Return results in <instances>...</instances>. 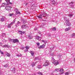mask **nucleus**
<instances>
[{
	"mask_svg": "<svg viewBox=\"0 0 75 75\" xmlns=\"http://www.w3.org/2000/svg\"><path fill=\"white\" fill-rule=\"evenodd\" d=\"M65 22L64 23V25L66 26H69L71 25V23H69V21L67 18H64Z\"/></svg>",
	"mask_w": 75,
	"mask_h": 75,
	"instance_id": "f257e3e1",
	"label": "nucleus"
},
{
	"mask_svg": "<svg viewBox=\"0 0 75 75\" xmlns=\"http://www.w3.org/2000/svg\"><path fill=\"white\" fill-rule=\"evenodd\" d=\"M38 18H42V17H47V14L45 13H43L42 14L40 15L39 16H37Z\"/></svg>",
	"mask_w": 75,
	"mask_h": 75,
	"instance_id": "f03ea898",
	"label": "nucleus"
},
{
	"mask_svg": "<svg viewBox=\"0 0 75 75\" xmlns=\"http://www.w3.org/2000/svg\"><path fill=\"white\" fill-rule=\"evenodd\" d=\"M51 61L52 63L54 64V65L55 66L59 64V62H57V61H55V59H54V58L53 57H52V59L51 60Z\"/></svg>",
	"mask_w": 75,
	"mask_h": 75,
	"instance_id": "7ed1b4c3",
	"label": "nucleus"
},
{
	"mask_svg": "<svg viewBox=\"0 0 75 75\" xmlns=\"http://www.w3.org/2000/svg\"><path fill=\"white\" fill-rule=\"evenodd\" d=\"M10 41H11V42H13V43H14L19 42V40L17 39H10Z\"/></svg>",
	"mask_w": 75,
	"mask_h": 75,
	"instance_id": "20e7f679",
	"label": "nucleus"
},
{
	"mask_svg": "<svg viewBox=\"0 0 75 75\" xmlns=\"http://www.w3.org/2000/svg\"><path fill=\"white\" fill-rule=\"evenodd\" d=\"M50 63L49 62V61L47 60H45V63L43 64V66L44 67H46V66H48L49 65Z\"/></svg>",
	"mask_w": 75,
	"mask_h": 75,
	"instance_id": "39448f33",
	"label": "nucleus"
},
{
	"mask_svg": "<svg viewBox=\"0 0 75 75\" xmlns=\"http://www.w3.org/2000/svg\"><path fill=\"white\" fill-rule=\"evenodd\" d=\"M73 4H74V3L73 2H71L69 3V5L72 8H74V5H73Z\"/></svg>",
	"mask_w": 75,
	"mask_h": 75,
	"instance_id": "423d86ee",
	"label": "nucleus"
},
{
	"mask_svg": "<svg viewBox=\"0 0 75 75\" xmlns=\"http://www.w3.org/2000/svg\"><path fill=\"white\" fill-rule=\"evenodd\" d=\"M15 11H16V14H21V13H20V12H19V11H18V8H15Z\"/></svg>",
	"mask_w": 75,
	"mask_h": 75,
	"instance_id": "0eeeda50",
	"label": "nucleus"
},
{
	"mask_svg": "<svg viewBox=\"0 0 75 75\" xmlns=\"http://www.w3.org/2000/svg\"><path fill=\"white\" fill-rule=\"evenodd\" d=\"M45 46V44H44L40 46V47H39V49H41V48H43Z\"/></svg>",
	"mask_w": 75,
	"mask_h": 75,
	"instance_id": "6e6552de",
	"label": "nucleus"
},
{
	"mask_svg": "<svg viewBox=\"0 0 75 75\" xmlns=\"http://www.w3.org/2000/svg\"><path fill=\"white\" fill-rule=\"evenodd\" d=\"M10 0H5L7 3V4H12V3L10 2Z\"/></svg>",
	"mask_w": 75,
	"mask_h": 75,
	"instance_id": "1a4fd4ad",
	"label": "nucleus"
},
{
	"mask_svg": "<svg viewBox=\"0 0 75 75\" xmlns=\"http://www.w3.org/2000/svg\"><path fill=\"white\" fill-rule=\"evenodd\" d=\"M36 6H37V4L35 3L33 4L31 7V9L33 10V9H34V7H36Z\"/></svg>",
	"mask_w": 75,
	"mask_h": 75,
	"instance_id": "9d476101",
	"label": "nucleus"
},
{
	"mask_svg": "<svg viewBox=\"0 0 75 75\" xmlns=\"http://www.w3.org/2000/svg\"><path fill=\"white\" fill-rule=\"evenodd\" d=\"M6 18V17L4 16H3L2 18H1V22H3V21H4V19Z\"/></svg>",
	"mask_w": 75,
	"mask_h": 75,
	"instance_id": "9b49d317",
	"label": "nucleus"
},
{
	"mask_svg": "<svg viewBox=\"0 0 75 75\" xmlns=\"http://www.w3.org/2000/svg\"><path fill=\"white\" fill-rule=\"evenodd\" d=\"M21 24V23H20L19 21H18L17 23L16 24V27H18V26H19V25H20Z\"/></svg>",
	"mask_w": 75,
	"mask_h": 75,
	"instance_id": "f8f14e48",
	"label": "nucleus"
},
{
	"mask_svg": "<svg viewBox=\"0 0 75 75\" xmlns=\"http://www.w3.org/2000/svg\"><path fill=\"white\" fill-rule=\"evenodd\" d=\"M36 38L37 39V40H39V41H40V40H41V37H40L38 36H36Z\"/></svg>",
	"mask_w": 75,
	"mask_h": 75,
	"instance_id": "ddd939ff",
	"label": "nucleus"
},
{
	"mask_svg": "<svg viewBox=\"0 0 75 75\" xmlns=\"http://www.w3.org/2000/svg\"><path fill=\"white\" fill-rule=\"evenodd\" d=\"M30 52L31 54V55H32V56H34V52L31 51H30Z\"/></svg>",
	"mask_w": 75,
	"mask_h": 75,
	"instance_id": "4468645a",
	"label": "nucleus"
},
{
	"mask_svg": "<svg viewBox=\"0 0 75 75\" xmlns=\"http://www.w3.org/2000/svg\"><path fill=\"white\" fill-rule=\"evenodd\" d=\"M51 30H52V31H56V30H57V28H51Z\"/></svg>",
	"mask_w": 75,
	"mask_h": 75,
	"instance_id": "2eb2a0df",
	"label": "nucleus"
},
{
	"mask_svg": "<svg viewBox=\"0 0 75 75\" xmlns=\"http://www.w3.org/2000/svg\"><path fill=\"white\" fill-rule=\"evenodd\" d=\"M68 16H69V17H72L74 16V14L72 13L69 14H68Z\"/></svg>",
	"mask_w": 75,
	"mask_h": 75,
	"instance_id": "dca6fc26",
	"label": "nucleus"
},
{
	"mask_svg": "<svg viewBox=\"0 0 75 75\" xmlns=\"http://www.w3.org/2000/svg\"><path fill=\"white\" fill-rule=\"evenodd\" d=\"M2 47H3V48H5L6 47H7V48H8V45H5L4 46H3Z\"/></svg>",
	"mask_w": 75,
	"mask_h": 75,
	"instance_id": "f3484780",
	"label": "nucleus"
},
{
	"mask_svg": "<svg viewBox=\"0 0 75 75\" xmlns=\"http://www.w3.org/2000/svg\"><path fill=\"white\" fill-rule=\"evenodd\" d=\"M8 64H6L4 65V67L5 68H7V67H8Z\"/></svg>",
	"mask_w": 75,
	"mask_h": 75,
	"instance_id": "a211bd4d",
	"label": "nucleus"
},
{
	"mask_svg": "<svg viewBox=\"0 0 75 75\" xmlns=\"http://www.w3.org/2000/svg\"><path fill=\"white\" fill-rule=\"evenodd\" d=\"M70 29H71V28L70 27H69L67 28H66L65 29V31H69V30Z\"/></svg>",
	"mask_w": 75,
	"mask_h": 75,
	"instance_id": "6ab92c4d",
	"label": "nucleus"
},
{
	"mask_svg": "<svg viewBox=\"0 0 75 75\" xmlns=\"http://www.w3.org/2000/svg\"><path fill=\"white\" fill-rule=\"evenodd\" d=\"M11 71L13 73H15V68H13V70H11Z\"/></svg>",
	"mask_w": 75,
	"mask_h": 75,
	"instance_id": "aec40b11",
	"label": "nucleus"
},
{
	"mask_svg": "<svg viewBox=\"0 0 75 75\" xmlns=\"http://www.w3.org/2000/svg\"><path fill=\"white\" fill-rule=\"evenodd\" d=\"M33 36H30V35H29L28 36V38L29 39H30V40H31V39H33Z\"/></svg>",
	"mask_w": 75,
	"mask_h": 75,
	"instance_id": "412c9836",
	"label": "nucleus"
},
{
	"mask_svg": "<svg viewBox=\"0 0 75 75\" xmlns=\"http://www.w3.org/2000/svg\"><path fill=\"white\" fill-rule=\"evenodd\" d=\"M26 27V25H22L21 26V28H25Z\"/></svg>",
	"mask_w": 75,
	"mask_h": 75,
	"instance_id": "4be33fe9",
	"label": "nucleus"
},
{
	"mask_svg": "<svg viewBox=\"0 0 75 75\" xmlns=\"http://www.w3.org/2000/svg\"><path fill=\"white\" fill-rule=\"evenodd\" d=\"M8 8H9V7L8 6L6 7L5 8L6 10H7V11H9V10H10V9H8Z\"/></svg>",
	"mask_w": 75,
	"mask_h": 75,
	"instance_id": "5701e85b",
	"label": "nucleus"
},
{
	"mask_svg": "<svg viewBox=\"0 0 75 75\" xmlns=\"http://www.w3.org/2000/svg\"><path fill=\"white\" fill-rule=\"evenodd\" d=\"M19 34H21V35H23V32L22 31L20 30L18 31Z\"/></svg>",
	"mask_w": 75,
	"mask_h": 75,
	"instance_id": "b1692460",
	"label": "nucleus"
},
{
	"mask_svg": "<svg viewBox=\"0 0 75 75\" xmlns=\"http://www.w3.org/2000/svg\"><path fill=\"white\" fill-rule=\"evenodd\" d=\"M6 54L7 55V57H10V54L7 53V54Z\"/></svg>",
	"mask_w": 75,
	"mask_h": 75,
	"instance_id": "393cba45",
	"label": "nucleus"
},
{
	"mask_svg": "<svg viewBox=\"0 0 75 75\" xmlns=\"http://www.w3.org/2000/svg\"><path fill=\"white\" fill-rule=\"evenodd\" d=\"M52 4L53 5H55V1L54 0L52 2Z\"/></svg>",
	"mask_w": 75,
	"mask_h": 75,
	"instance_id": "a878e982",
	"label": "nucleus"
},
{
	"mask_svg": "<svg viewBox=\"0 0 75 75\" xmlns=\"http://www.w3.org/2000/svg\"><path fill=\"white\" fill-rule=\"evenodd\" d=\"M45 25V23H42V25L40 26L41 27H44V25Z\"/></svg>",
	"mask_w": 75,
	"mask_h": 75,
	"instance_id": "bb28decb",
	"label": "nucleus"
},
{
	"mask_svg": "<svg viewBox=\"0 0 75 75\" xmlns=\"http://www.w3.org/2000/svg\"><path fill=\"white\" fill-rule=\"evenodd\" d=\"M2 6L3 7H4V6H7V4H6L5 3H2Z\"/></svg>",
	"mask_w": 75,
	"mask_h": 75,
	"instance_id": "cd10ccee",
	"label": "nucleus"
},
{
	"mask_svg": "<svg viewBox=\"0 0 75 75\" xmlns=\"http://www.w3.org/2000/svg\"><path fill=\"white\" fill-rule=\"evenodd\" d=\"M38 74L39 75H43V74H42V73L41 72H38Z\"/></svg>",
	"mask_w": 75,
	"mask_h": 75,
	"instance_id": "c85d7f7f",
	"label": "nucleus"
},
{
	"mask_svg": "<svg viewBox=\"0 0 75 75\" xmlns=\"http://www.w3.org/2000/svg\"><path fill=\"white\" fill-rule=\"evenodd\" d=\"M37 68H38L39 69H41L42 67H41V65H39L38 66Z\"/></svg>",
	"mask_w": 75,
	"mask_h": 75,
	"instance_id": "c756f323",
	"label": "nucleus"
},
{
	"mask_svg": "<svg viewBox=\"0 0 75 75\" xmlns=\"http://www.w3.org/2000/svg\"><path fill=\"white\" fill-rule=\"evenodd\" d=\"M70 73V72H66L65 74V75H68L69 74V73Z\"/></svg>",
	"mask_w": 75,
	"mask_h": 75,
	"instance_id": "7c9ffc66",
	"label": "nucleus"
},
{
	"mask_svg": "<svg viewBox=\"0 0 75 75\" xmlns=\"http://www.w3.org/2000/svg\"><path fill=\"white\" fill-rule=\"evenodd\" d=\"M23 23L25 24V23H26V20L25 19H23Z\"/></svg>",
	"mask_w": 75,
	"mask_h": 75,
	"instance_id": "2f4dec72",
	"label": "nucleus"
},
{
	"mask_svg": "<svg viewBox=\"0 0 75 75\" xmlns=\"http://www.w3.org/2000/svg\"><path fill=\"white\" fill-rule=\"evenodd\" d=\"M17 57H21V56H22V55H21V54H19L17 55Z\"/></svg>",
	"mask_w": 75,
	"mask_h": 75,
	"instance_id": "473e14b6",
	"label": "nucleus"
},
{
	"mask_svg": "<svg viewBox=\"0 0 75 75\" xmlns=\"http://www.w3.org/2000/svg\"><path fill=\"white\" fill-rule=\"evenodd\" d=\"M25 48L26 49V50H28V49L30 48V47L28 46H26Z\"/></svg>",
	"mask_w": 75,
	"mask_h": 75,
	"instance_id": "72a5a7b5",
	"label": "nucleus"
},
{
	"mask_svg": "<svg viewBox=\"0 0 75 75\" xmlns=\"http://www.w3.org/2000/svg\"><path fill=\"white\" fill-rule=\"evenodd\" d=\"M64 71V70L63 69H60L59 71H60V72H63Z\"/></svg>",
	"mask_w": 75,
	"mask_h": 75,
	"instance_id": "f704fd0d",
	"label": "nucleus"
},
{
	"mask_svg": "<svg viewBox=\"0 0 75 75\" xmlns=\"http://www.w3.org/2000/svg\"><path fill=\"white\" fill-rule=\"evenodd\" d=\"M39 59V57H36L35 58V60H37V59Z\"/></svg>",
	"mask_w": 75,
	"mask_h": 75,
	"instance_id": "c9c22d12",
	"label": "nucleus"
},
{
	"mask_svg": "<svg viewBox=\"0 0 75 75\" xmlns=\"http://www.w3.org/2000/svg\"><path fill=\"white\" fill-rule=\"evenodd\" d=\"M0 52L2 55H4V53H3V52H1V50H0Z\"/></svg>",
	"mask_w": 75,
	"mask_h": 75,
	"instance_id": "e433bc0d",
	"label": "nucleus"
},
{
	"mask_svg": "<svg viewBox=\"0 0 75 75\" xmlns=\"http://www.w3.org/2000/svg\"><path fill=\"white\" fill-rule=\"evenodd\" d=\"M11 25L10 24H8V25L7 27L8 28H11Z\"/></svg>",
	"mask_w": 75,
	"mask_h": 75,
	"instance_id": "4c0bfd02",
	"label": "nucleus"
},
{
	"mask_svg": "<svg viewBox=\"0 0 75 75\" xmlns=\"http://www.w3.org/2000/svg\"><path fill=\"white\" fill-rule=\"evenodd\" d=\"M55 71H57V72H58L59 71V69H55Z\"/></svg>",
	"mask_w": 75,
	"mask_h": 75,
	"instance_id": "58836bf2",
	"label": "nucleus"
},
{
	"mask_svg": "<svg viewBox=\"0 0 75 75\" xmlns=\"http://www.w3.org/2000/svg\"><path fill=\"white\" fill-rule=\"evenodd\" d=\"M13 14H14V13H11L9 14V16H13Z\"/></svg>",
	"mask_w": 75,
	"mask_h": 75,
	"instance_id": "ea45409f",
	"label": "nucleus"
},
{
	"mask_svg": "<svg viewBox=\"0 0 75 75\" xmlns=\"http://www.w3.org/2000/svg\"><path fill=\"white\" fill-rule=\"evenodd\" d=\"M75 35V33H73L71 35L72 37H74Z\"/></svg>",
	"mask_w": 75,
	"mask_h": 75,
	"instance_id": "a19ab883",
	"label": "nucleus"
},
{
	"mask_svg": "<svg viewBox=\"0 0 75 75\" xmlns=\"http://www.w3.org/2000/svg\"><path fill=\"white\" fill-rule=\"evenodd\" d=\"M36 44L37 45L39 46V45H40V43L39 42L36 43Z\"/></svg>",
	"mask_w": 75,
	"mask_h": 75,
	"instance_id": "79ce46f5",
	"label": "nucleus"
},
{
	"mask_svg": "<svg viewBox=\"0 0 75 75\" xmlns=\"http://www.w3.org/2000/svg\"><path fill=\"white\" fill-rule=\"evenodd\" d=\"M58 61L59 62H62V60L60 59H59V60H58Z\"/></svg>",
	"mask_w": 75,
	"mask_h": 75,
	"instance_id": "37998d69",
	"label": "nucleus"
},
{
	"mask_svg": "<svg viewBox=\"0 0 75 75\" xmlns=\"http://www.w3.org/2000/svg\"><path fill=\"white\" fill-rule=\"evenodd\" d=\"M2 36H3V37H5V36H6V34L5 33H3L2 34Z\"/></svg>",
	"mask_w": 75,
	"mask_h": 75,
	"instance_id": "c03bdc74",
	"label": "nucleus"
},
{
	"mask_svg": "<svg viewBox=\"0 0 75 75\" xmlns=\"http://www.w3.org/2000/svg\"><path fill=\"white\" fill-rule=\"evenodd\" d=\"M25 47H21V50H24V49L25 48Z\"/></svg>",
	"mask_w": 75,
	"mask_h": 75,
	"instance_id": "a18cd8bd",
	"label": "nucleus"
},
{
	"mask_svg": "<svg viewBox=\"0 0 75 75\" xmlns=\"http://www.w3.org/2000/svg\"><path fill=\"white\" fill-rule=\"evenodd\" d=\"M35 65V63H33V64H32V67H33V66H34Z\"/></svg>",
	"mask_w": 75,
	"mask_h": 75,
	"instance_id": "49530a36",
	"label": "nucleus"
},
{
	"mask_svg": "<svg viewBox=\"0 0 75 75\" xmlns=\"http://www.w3.org/2000/svg\"><path fill=\"white\" fill-rule=\"evenodd\" d=\"M64 74V72H62V73H59V74L60 75H62V74Z\"/></svg>",
	"mask_w": 75,
	"mask_h": 75,
	"instance_id": "de8ad7c7",
	"label": "nucleus"
},
{
	"mask_svg": "<svg viewBox=\"0 0 75 75\" xmlns=\"http://www.w3.org/2000/svg\"><path fill=\"white\" fill-rule=\"evenodd\" d=\"M50 49H51V50L54 49V47H51L50 48Z\"/></svg>",
	"mask_w": 75,
	"mask_h": 75,
	"instance_id": "09e8293b",
	"label": "nucleus"
},
{
	"mask_svg": "<svg viewBox=\"0 0 75 75\" xmlns=\"http://www.w3.org/2000/svg\"><path fill=\"white\" fill-rule=\"evenodd\" d=\"M47 42V41H45L44 42V43H45V44H46Z\"/></svg>",
	"mask_w": 75,
	"mask_h": 75,
	"instance_id": "8fccbe9b",
	"label": "nucleus"
},
{
	"mask_svg": "<svg viewBox=\"0 0 75 75\" xmlns=\"http://www.w3.org/2000/svg\"><path fill=\"white\" fill-rule=\"evenodd\" d=\"M28 51V50L26 49V50H25L24 52H27V51Z\"/></svg>",
	"mask_w": 75,
	"mask_h": 75,
	"instance_id": "3c124183",
	"label": "nucleus"
},
{
	"mask_svg": "<svg viewBox=\"0 0 75 75\" xmlns=\"http://www.w3.org/2000/svg\"><path fill=\"white\" fill-rule=\"evenodd\" d=\"M13 22H11V23H10V25H13Z\"/></svg>",
	"mask_w": 75,
	"mask_h": 75,
	"instance_id": "603ef678",
	"label": "nucleus"
},
{
	"mask_svg": "<svg viewBox=\"0 0 75 75\" xmlns=\"http://www.w3.org/2000/svg\"><path fill=\"white\" fill-rule=\"evenodd\" d=\"M25 31H23L22 32V34H25Z\"/></svg>",
	"mask_w": 75,
	"mask_h": 75,
	"instance_id": "864d4df0",
	"label": "nucleus"
},
{
	"mask_svg": "<svg viewBox=\"0 0 75 75\" xmlns=\"http://www.w3.org/2000/svg\"><path fill=\"white\" fill-rule=\"evenodd\" d=\"M28 3H26L25 4V5L26 6L27 5H28Z\"/></svg>",
	"mask_w": 75,
	"mask_h": 75,
	"instance_id": "5fc2aeb1",
	"label": "nucleus"
},
{
	"mask_svg": "<svg viewBox=\"0 0 75 75\" xmlns=\"http://www.w3.org/2000/svg\"><path fill=\"white\" fill-rule=\"evenodd\" d=\"M45 40H42V42H44V41Z\"/></svg>",
	"mask_w": 75,
	"mask_h": 75,
	"instance_id": "6e6d98bb",
	"label": "nucleus"
},
{
	"mask_svg": "<svg viewBox=\"0 0 75 75\" xmlns=\"http://www.w3.org/2000/svg\"><path fill=\"white\" fill-rule=\"evenodd\" d=\"M51 55H52V56H54V54H52V53L51 54Z\"/></svg>",
	"mask_w": 75,
	"mask_h": 75,
	"instance_id": "4d7b16f0",
	"label": "nucleus"
},
{
	"mask_svg": "<svg viewBox=\"0 0 75 75\" xmlns=\"http://www.w3.org/2000/svg\"><path fill=\"white\" fill-rule=\"evenodd\" d=\"M0 45L1 46L2 45V43H0Z\"/></svg>",
	"mask_w": 75,
	"mask_h": 75,
	"instance_id": "13d9d810",
	"label": "nucleus"
},
{
	"mask_svg": "<svg viewBox=\"0 0 75 75\" xmlns=\"http://www.w3.org/2000/svg\"><path fill=\"white\" fill-rule=\"evenodd\" d=\"M39 33L40 34H41V32H39Z\"/></svg>",
	"mask_w": 75,
	"mask_h": 75,
	"instance_id": "bf43d9fd",
	"label": "nucleus"
},
{
	"mask_svg": "<svg viewBox=\"0 0 75 75\" xmlns=\"http://www.w3.org/2000/svg\"><path fill=\"white\" fill-rule=\"evenodd\" d=\"M34 29L35 30H37V28H35Z\"/></svg>",
	"mask_w": 75,
	"mask_h": 75,
	"instance_id": "052dcab7",
	"label": "nucleus"
},
{
	"mask_svg": "<svg viewBox=\"0 0 75 75\" xmlns=\"http://www.w3.org/2000/svg\"><path fill=\"white\" fill-rule=\"evenodd\" d=\"M50 1H52H52H54V0H50Z\"/></svg>",
	"mask_w": 75,
	"mask_h": 75,
	"instance_id": "680f3d73",
	"label": "nucleus"
},
{
	"mask_svg": "<svg viewBox=\"0 0 75 75\" xmlns=\"http://www.w3.org/2000/svg\"><path fill=\"white\" fill-rule=\"evenodd\" d=\"M13 21V23H15V21Z\"/></svg>",
	"mask_w": 75,
	"mask_h": 75,
	"instance_id": "e2e57ef3",
	"label": "nucleus"
},
{
	"mask_svg": "<svg viewBox=\"0 0 75 75\" xmlns=\"http://www.w3.org/2000/svg\"><path fill=\"white\" fill-rule=\"evenodd\" d=\"M1 74V71L0 70V74Z\"/></svg>",
	"mask_w": 75,
	"mask_h": 75,
	"instance_id": "0e129e2a",
	"label": "nucleus"
},
{
	"mask_svg": "<svg viewBox=\"0 0 75 75\" xmlns=\"http://www.w3.org/2000/svg\"><path fill=\"white\" fill-rule=\"evenodd\" d=\"M51 75H54V74H51Z\"/></svg>",
	"mask_w": 75,
	"mask_h": 75,
	"instance_id": "69168bd1",
	"label": "nucleus"
},
{
	"mask_svg": "<svg viewBox=\"0 0 75 75\" xmlns=\"http://www.w3.org/2000/svg\"><path fill=\"white\" fill-rule=\"evenodd\" d=\"M5 41V42H6V41H7L6 40Z\"/></svg>",
	"mask_w": 75,
	"mask_h": 75,
	"instance_id": "338daca9",
	"label": "nucleus"
},
{
	"mask_svg": "<svg viewBox=\"0 0 75 75\" xmlns=\"http://www.w3.org/2000/svg\"><path fill=\"white\" fill-rule=\"evenodd\" d=\"M1 0H0V2H1Z\"/></svg>",
	"mask_w": 75,
	"mask_h": 75,
	"instance_id": "774afa93",
	"label": "nucleus"
}]
</instances>
